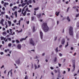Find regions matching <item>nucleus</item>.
Instances as JSON below:
<instances>
[{"label": "nucleus", "mask_w": 79, "mask_h": 79, "mask_svg": "<svg viewBox=\"0 0 79 79\" xmlns=\"http://www.w3.org/2000/svg\"><path fill=\"white\" fill-rule=\"evenodd\" d=\"M69 44H68V42H67V45H66L65 46V48H66L67 47H68V46Z\"/></svg>", "instance_id": "nucleus-28"}, {"label": "nucleus", "mask_w": 79, "mask_h": 79, "mask_svg": "<svg viewBox=\"0 0 79 79\" xmlns=\"http://www.w3.org/2000/svg\"><path fill=\"white\" fill-rule=\"evenodd\" d=\"M17 47L19 49H21V45L20 44H19L17 45Z\"/></svg>", "instance_id": "nucleus-10"}, {"label": "nucleus", "mask_w": 79, "mask_h": 79, "mask_svg": "<svg viewBox=\"0 0 79 79\" xmlns=\"http://www.w3.org/2000/svg\"><path fill=\"white\" fill-rule=\"evenodd\" d=\"M32 29H33V32H34L35 31V27L34 26L33 27Z\"/></svg>", "instance_id": "nucleus-19"}, {"label": "nucleus", "mask_w": 79, "mask_h": 79, "mask_svg": "<svg viewBox=\"0 0 79 79\" xmlns=\"http://www.w3.org/2000/svg\"><path fill=\"white\" fill-rule=\"evenodd\" d=\"M40 38L41 39H43V36H44V34H43V33L42 31H40Z\"/></svg>", "instance_id": "nucleus-5"}, {"label": "nucleus", "mask_w": 79, "mask_h": 79, "mask_svg": "<svg viewBox=\"0 0 79 79\" xmlns=\"http://www.w3.org/2000/svg\"><path fill=\"white\" fill-rule=\"evenodd\" d=\"M70 49L71 50H73V49H74V48L73 47H71Z\"/></svg>", "instance_id": "nucleus-51"}, {"label": "nucleus", "mask_w": 79, "mask_h": 79, "mask_svg": "<svg viewBox=\"0 0 79 79\" xmlns=\"http://www.w3.org/2000/svg\"><path fill=\"white\" fill-rule=\"evenodd\" d=\"M10 50V49H5V50H4V51L5 52H6V53L8 51H9Z\"/></svg>", "instance_id": "nucleus-21"}, {"label": "nucleus", "mask_w": 79, "mask_h": 79, "mask_svg": "<svg viewBox=\"0 0 79 79\" xmlns=\"http://www.w3.org/2000/svg\"><path fill=\"white\" fill-rule=\"evenodd\" d=\"M60 14V12H56V16H58L59 15V14Z\"/></svg>", "instance_id": "nucleus-22"}, {"label": "nucleus", "mask_w": 79, "mask_h": 79, "mask_svg": "<svg viewBox=\"0 0 79 79\" xmlns=\"http://www.w3.org/2000/svg\"><path fill=\"white\" fill-rule=\"evenodd\" d=\"M16 42H17V43H19V40H16Z\"/></svg>", "instance_id": "nucleus-44"}, {"label": "nucleus", "mask_w": 79, "mask_h": 79, "mask_svg": "<svg viewBox=\"0 0 79 79\" xmlns=\"http://www.w3.org/2000/svg\"><path fill=\"white\" fill-rule=\"evenodd\" d=\"M21 22V20H19V23H16V24L17 25H18L19 24V26H20V23Z\"/></svg>", "instance_id": "nucleus-24"}, {"label": "nucleus", "mask_w": 79, "mask_h": 79, "mask_svg": "<svg viewBox=\"0 0 79 79\" xmlns=\"http://www.w3.org/2000/svg\"><path fill=\"white\" fill-rule=\"evenodd\" d=\"M25 5H26V3H23V4H22V7H23V6H25Z\"/></svg>", "instance_id": "nucleus-32"}, {"label": "nucleus", "mask_w": 79, "mask_h": 79, "mask_svg": "<svg viewBox=\"0 0 79 79\" xmlns=\"http://www.w3.org/2000/svg\"><path fill=\"white\" fill-rule=\"evenodd\" d=\"M54 71L55 73H57V70H54Z\"/></svg>", "instance_id": "nucleus-60"}, {"label": "nucleus", "mask_w": 79, "mask_h": 79, "mask_svg": "<svg viewBox=\"0 0 79 79\" xmlns=\"http://www.w3.org/2000/svg\"><path fill=\"white\" fill-rule=\"evenodd\" d=\"M77 27H79V23H77Z\"/></svg>", "instance_id": "nucleus-49"}, {"label": "nucleus", "mask_w": 79, "mask_h": 79, "mask_svg": "<svg viewBox=\"0 0 79 79\" xmlns=\"http://www.w3.org/2000/svg\"><path fill=\"white\" fill-rule=\"evenodd\" d=\"M50 69H54L53 67H50Z\"/></svg>", "instance_id": "nucleus-64"}, {"label": "nucleus", "mask_w": 79, "mask_h": 79, "mask_svg": "<svg viewBox=\"0 0 79 79\" xmlns=\"http://www.w3.org/2000/svg\"><path fill=\"white\" fill-rule=\"evenodd\" d=\"M63 74H66V71H64L63 72Z\"/></svg>", "instance_id": "nucleus-48"}, {"label": "nucleus", "mask_w": 79, "mask_h": 79, "mask_svg": "<svg viewBox=\"0 0 79 79\" xmlns=\"http://www.w3.org/2000/svg\"><path fill=\"white\" fill-rule=\"evenodd\" d=\"M37 18H40L41 17V14L40 13L38 15H36Z\"/></svg>", "instance_id": "nucleus-11"}, {"label": "nucleus", "mask_w": 79, "mask_h": 79, "mask_svg": "<svg viewBox=\"0 0 79 79\" xmlns=\"http://www.w3.org/2000/svg\"><path fill=\"white\" fill-rule=\"evenodd\" d=\"M34 17H31V20H32V21H33V20H34Z\"/></svg>", "instance_id": "nucleus-43"}, {"label": "nucleus", "mask_w": 79, "mask_h": 79, "mask_svg": "<svg viewBox=\"0 0 79 79\" xmlns=\"http://www.w3.org/2000/svg\"><path fill=\"white\" fill-rule=\"evenodd\" d=\"M67 20H68L69 22H70V21H71V20L69 18V16H68L67 17Z\"/></svg>", "instance_id": "nucleus-16"}, {"label": "nucleus", "mask_w": 79, "mask_h": 79, "mask_svg": "<svg viewBox=\"0 0 79 79\" xmlns=\"http://www.w3.org/2000/svg\"><path fill=\"white\" fill-rule=\"evenodd\" d=\"M57 39V37L55 36L54 37V41H56V40Z\"/></svg>", "instance_id": "nucleus-27"}, {"label": "nucleus", "mask_w": 79, "mask_h": 79, "mask_svg": "<svg viewBox=\"0 0 79 79\" xmlns=\"http://www.w3.org/2000/svg\"><path fill=\"white\" fill-rule=\"evenodd\" d=\"M62 46H62V45H60L59 46V48H61V47H62Z\"/></svg>", "instance_id": "nucleus-59"}, {"label": "nucleus", "mask_w": 79, "mask_h": 79, "mask_svg": "<svg viewBox=\"0 0 79 79\" xmlns=\"http://www.w3.org/2000/svg\"><path fill=\"white\" fill-rule=\"evenodd\" d=\"M13 5L12 3H10V6L11 7V6H13Z\"/></svg>", "instance_id": "nucleus-53"}, {"label": "nucleus", "mask_w": 79, "mask_h": 79, "mask_svg": "<svg viewBox=\"0 0 79 79\" xmlns=\"http://www.w3.org/2000/svg\"><path fill=\"white\" fill-rule=\"evenodd\" d=\"M9 30H10V33H11V34H12V33L13 32H12V29H10Z\"/></svg>", "instance_id": "nucleus-36"}, {"label": "nucleus", "mask_w": 79, "mask_h": 79, "mask_svg": "<svg viewBox=\"0 0 79 79\" xmlns=\"http://www.w3.org/2000/svg\"><path fill=\"white\" fill-rule=\"evenodd\" d=\"M38 69V68H40V65H38V67H37Z\"/></svg>", "instance_id": "nucleus-45"}, {"label": "nucleus", "mask_w": 79, "mask_h": 79, "mask_svg": "<svg viewBox=\"0 0 79 79\" xmlns=\"http://www.w3.org/2000/svg\"><path fill=\"white\" fill-rule=\"evenodd\" d=\"M58 77H61V76L60 75H58Z\"/></svg>", "instance_id": "nucleus-54"}, {"label": "nucleus", "mask_w": 79, "mask_h": 79, "mask_svg": "<svg viewBox=\"0 0 79 79\" xmlns=\"http://www.w3.org/2000/svg\"><path fill=\"white\" fill-rule=\"evenodd\" d=\"M27 6H26L22 9V13L24 16H25L26 14V9L25 10L24 9L26 7H27Z\"/></svg>", "instance_id": "nucleus-3"}, {"label": "nucleus", "mask_w": 79, "mask_h": 79, "mask_svg": "<svg viewBox=\"0 0 79 79\" xmlns=\"http://www.w3.org/2000/svg\"><path fill=\"white\" fill-rule=\"evenodd\" d=\"M0 38L1 40H4V41L5 42H7L8 41V39H6V38H4V37H2V36H1L0 37Z\"/></svg>", "instance_id": "nucleus-4"}, {"label": "nucleus", "mask_w": 79, "mask_h": 79, "mask_svg": "<svg viewBox=\"0 0 79 79\" xmlns=\"http://www.w3.org/2000/svg\"><path fill=\"white\" fill-rule=\"evenodd\" d=\"M8 22L9 24V27H10V26H11V22L9 21H8Z\"/></svg>", "instance_id": "nucleus-15"}, {"label": "nucleus", "mask_w": 79, "mask_h": 79, "mask_svg": "<svg viewBox=\"0 0 79 79\" xmlns=\"http://www.w3.org/2000/svg\"><path fill=\"white\" fill-rule=\"evenodd\" d=\"M59 56H63V54L61 53H59Z\"/></svg>", "instance_id": "nucleus-41"}, {"label": "nucleus", "mask_w": 79, "mask_h": 79, "mask_svg": "<svg viewBox=\"0 0 79 79\" xmlns=\"http://www.w3.org/2000/svg\"><path fill=\"white\" fill-rule=\"evenodd\" d=\"M28 3H32V1L31 0H29L28 1Z\"/></svg>", "instance_id": "nucleus-35"}, {"label": "nucleus", "mask_w": 79, "mask_h": 79, "mask_svg": "<svg viewBox=\"0 0 79 79\" xmlns=\"http://www.w3.org/2000/svg\"><path fill=\"white\" fill-rule=\"evenodd\" d=\"M14 23H16V20H14Z\"/></svg>", "instance_id": "nucleus-63"}, {"label": "nucleus", "mask_w": 79, "mask_h": 79, "mask_svg": "<svg viewBox=\"0 0 79 79\" xmlns=\"http://www.w3.org/2000/svg\"><path fill=\"white\" fill-rule=\"evenodd\" d=\"M60 3H61V0H59L57 2V4H59Z\"/></svg>", "instance_id": "nucleus-25"}, {"label": "nucleus", "mask_w": 79, "mask_h": 79, "mask_svg": "<svg viewBox=\"0 0 79 79\" xmlns=\"http://www.w3.org/2000/svg\"><path fill=\"white\" fill-rule=\"evenodd\" d=\"M6 18L7 19H8V15H6Z\"/></svg>", "instance_id": "nucleus-50"}, {"label": "nucleus", "mask_w": 79, "mask_h": 79, "mask_svg": "<svg viewBox=\"0 0 79 79\" xmlns=\"http://www.w3.org/2000/svg\"><path fill=\"white\" fill-rule=\"evenodd\" d=\"M16 63L17 64H19V63H20V60H18L16 61Z\"/></svg>", "instance_id": "nucleus-17"}, {"label": "nucleus", "mask_w": 79, "mask_h": 79, "mask_svg": "<svg viewBox=\"0 0 79 79\" xmlns=\"http://www.w3.org/2000/svg\"><path fill=\"white\" fill-rule=\"evenodd\" d=\"M79 14H77L76 16V18H77V17H78V16H79Z\"/></svg>", "instance_id": "nucleus-61"}, {"label": "nucleus", "mask_w": 79, "mask_h": 79, "mask_svg": "<svg viewBox=\"0 0 79 79\" xmlns=\"http://www.w3.org/2000/svg\"><path fill=\"white\" fill-rule=\"evenodd\" d=\"M57 56H55L54 58V62H56V60H57Z\"/></svg>", "instance_id": "nucleus-12"}, {"label": "nucleus", "mask_w": 79, "mask_h": 79, "mask_svg": "<svg viewBox=\"0 0 79 79\" xmlns=\"http://www.w3.org/2000/svg\"><path fill=\"white\" fill-rule=\"evenodd\" d=\"M42 27L44 32H46L48 31V30H49V28H48V27L47 26V24L46 23H43L42 24Z\"/></svg>", "instance_id": "nucleus-1"}, {"label": "nucleus", "mask_w": 79, "mask_h": 79, "mask_svg": "<svg viewBox=\"0 0 79 79\" xmlns=\"http://www.w3.org/2000/svg\"><path fill=\"white\" fill-rule=\"evenodd\" d=\"M28 11V12H30V10H28V8H27V7L26 9V11Z\"/></svg>", "instance_id": "nucleus-34"}, {"label": "nucleus", "mask_w": 79, "mask_h": 79, "mask_svg": "<svg viewBox=\"0 0 79 79\" xmlns=\"http://www.w3.org/2000/svg\"><path fill=\"white\" fill-rule=\"evenodd\" d=\"M9 5V3H8L5 2L4 5L5 7H6V5Z\"/></svg>", "instance_id": "nucleus-13"}, {"label": "nucleus", "mask_w": 79, "mask_h": 79, "mask_svg": "<svg viewBox=\"0 0 79 79\" xmlns=\"http://www.w3.org/2000/svg\"><path fill=\"white\" fill-rule=\"evenodd\" d=\"M73 28L72 27H70L69 29V33L70 35H73Z\"/></svg>", "instance_id": "nucleus-2"}, {"label": "nucleus", "mask_w": 79, "mask_h": 79, "mask_svg": "<svg viewBox=\"0 0 79 79\" xmlns=\"http://www.w3.org/2000/svg\"><path fill=\"white\" fill-rule=\"evenodd\" d=\"M39 10V7H37L36 8H34V10L35 11H36L37 10Z\"/></svg>", "instance_id": "nucleus-29"}, {"label": "nucleus", "mask_w": 79, "mask_h": 79, "mask_svg": "<svg viewBox=\"0 0 79 79\" xmlns=\"http://www.w3.org/2000/svg\"><path fill=\"white\" fill-rule=\"evenodd\" d=\"M10 72L9 71L8 72V73L7 75L8 77H9V75L10 74Z\"/></svg>", "instance_id": "nucleus-52"}, {"label": "nucleus", "mask_w": 79, "mask_h": 79, "mask_svg": "<svg viewBox=\"0 0 79 79\" xmlns=\"http://www.w3.org/2000/svg\"><path fill=\"white\" fill-rule=\"evenodd\" d=\"M5 14V12H1V15H4V14Z\"/></svg>", "instance_id": "nucleus-31"}, {"label": "nucleus", "mask_w": 79, "mask_h": 79, "mask_svg": "<svg viewBox=\"0 0 79 79\" xmlns=\"http://www.w3.org/2000/svg\"><path fill=\"white\" fill-rule=\"evenodd\" d=\"M76 35L77 37H79V33H77Z\"/></svg>", "instance_id": "nucleus-40"}, {"label": "nucleus", "mask_w": 79, "mask_h": 79, "mask_svg": "<svg viewBox=\"0 0 79 79\" xmlns=\"http://www.w3.org/2000/svg\"><path fill=\"white\" fill-rule=\"evenodd\" d=\"M30 44L32 45H34V41L32 40V39H31L30 40Z\"/></svg>", "instance_id": "nucleus-6"}, {"label": "nucleus", "mask_w": 79, "mask_h": 79, "mask_svg": "<svg viewBox=\"0 0 79 79\" xmlns=\"http://www.w3.org/2000/svg\"><path fill=\"white\" fill-rule=\"evenodd\" d=\"M65 43V39L64 38H63L61 41V44L62 45H64Z\"/></svg>", "instance_id": "nucleus-7"}, {"label": "nucleus", "mask_w": 79, "mask_h": 79, "mask_svg": "<svg viewBox=\"0 0 79 79\" xmlns=\"http://www.w3.org/2000/svg\"><path fill=\"white\" fill-rule=\"evenodd\" d=\"M28 77H27V76L26 75L25 77V79H27Z\"/></svg>", "instance_id": "nucleus-47"}, {"label": "nucleus", "mask_w": 79, "mask_h": 79, "mask_svg": "<svg viewBox=\"0 0 79 79\" xmlns=\"http://www.w3.org/2000/svg\"><path fill=\"white\" fill-rule=\"evenodd\" d=\"M20 21H23V18H21L20 20Z\"/></svg>", "instance_id": "nucleus-57"}, {"label": "nucleus", "mask_w": 79, "mask_h": 79, "mask_svg": "<svg viewBox=\"0 0 79 79\" xmlns=\"http://www.w3.org/2000/svg\"><path fill=\"white\" fill-rule=\"evenodd\" d=\"M8 40H9V41H11V38H8Z\"/></svg>", "instance_id": "nucleus-58"}, {"label": "nucleus", "mask_w": 79, "mask_h": 79, "mask_svg": "<svg viewBox=\"0 0 79 79\" xmlns=\"http://www.w3.org/2000/svg\"><path fill=\"white\" fill-rule=\"evenodd\" d=\"M16 3L17 4H19V0H18V2H17Z\"/></svg>", "instance_id": "nucleus-62"}, {"label": "nucleus", "mask_w": 79, "mask_h": 79, "mask_svg": "<svg viewBox=\"0 0 79 79\" xmlns=\"http://www.w3.org/2000/svg\"><path fill=\"white\" fill-rule=\"evenodd\" d=\"M10 77H12V75H13V73L12 72H10Z\"/></svg>", "instance_id": "nucleus-39"}, {"label": "nucleus", "mask_w": 79, "mask_h": 79, "mask_svg": "<svg viewBox=\"0 0 79 79\" xmlns=\"http://www.w3.org/2000/svg\"><path fill=\"white\" fill-rule=\"evenodd\" d=\"M2 34H3V35H4V36L6 35V32L4 31L2 33Z\"/></svg>", "instance_id": "nucleus-20"}, {"label": "nucleus", "mask_w": 79, "mask_h": 79, "mask_svg": "<svg viewBox=\"0 0 79 79\" xmlns=\"http://www.w3.org/2000/svg\"><path fill=\"white\" fill-rule=\"evenodd\" d=\"M73 64H74V65L75 66V60H73Z\"/></svg>", "instance_id": "nucleus-30"}, {"label": "nucleus", "mask_w": 79, "mask_h": 79, "mask_svg": "<svg viewBox=\"0 0 79 79\" xmlns=\"http://www.w3.org/2000/svg\"><path fill=\"white\" fill-rule=\"evenodd\" d=\"M13 8L14 9H17V6H15L13 7Z\"/></svg>", "instance_id": "nucleus-46"}, {"label": "nucleus", "mask_w": 79, "mask_h": 79, "mask_svg": "<svg viewBox=\"0 0 79 79\" xmlns=\"http://www.w3.org/2000/svg\"><path fill=\"white\" fill-rule=\"evenodd\" d=\"M9 47H11V44L9 43L8 44Z\"/></svg>", "instance_id": "nucleus-37"}, {"label": "nucleus", "mask_w": 79, "mask_h": 79, "mask_svg": "<svg viewBox=\"0 0 79 79\" xmlns=\"http://www.w3.org/2000/svg\"><path fill=\"white\" fill-rule=\"evenodd\" d=\"M34 67H35V70L36 69H38L37 66V65H36V64H34Z\"/></svg>", "instance_id": "nucleus-18"}, {"label": "nucleus", "mask_w": 79, "mask_h": 79, "mask_svg": "<svg viewBox=\"0 0 79 79\" xmlns=\"http://www.w3.org/2000/svg\"><path fill=\"white\" fill-rule=\"evenodd\" d=\"M0 54L1 55H3L4 54V53L3 52H0Z\"/></svg>", "instance_id": "nucleus-42"}, {"label": "nucleus", "mask_w": 79, "mask_h": 79, "mask_svg": "<svg viewBox=\"0 0 79 79\" xmlns=\"http://www.w3.org/2000/svg\"><path fill=\"white\" fill-rule=\"evenodd\" d=\"M55 51L57 53L58 52V47H57L56 49H55Z\"/></svg>", "instance_id": "nucleus-26"}, {"label": "nucleus", "mask_w": 79, "mask_h": 79, "mask_svg": "<svg viewBox=\"0 0 79 79\" xmlns=\"http://www.w3.org/2000/svg\"><path fill=\"white\" fill-rule=\"evenodd\" d=\"M4 68V65H2V66L1 67V69H2V68Z\"/></svg>", "instance_id": "nucleus-56"}, {"label": "nucleus", "mask_w": 79, "mask_h": 79, "mask_svg": "<svg viewBox=\"0 0 79 79\" xmlns=\"http://www.w3.org/2000/svg\"><path fill=\"white\" fill-rule=\"evenodd\" d=\"M31 68V69H33L34 68V65H33V64H32Z\"/></svg>", "instance_id": "nucleus-38"}, {"label": "nucleus", "mask_w": 79, "mask_h": 79, "mask_svg": "<svg viewBox=\"0 0 79 79\" xmlns=\"http://www.w3.org/2000/svg\"><path fill=\"white\" fill-rule=\"evenodd\" d=\"M27 37L28 36H27L25 37V38H22L20 40V42H22V41H23V40H26V39H27Z\"/></svg>", "instance_id": "nucleus-9"}, {"label": "nucleus", "mask_w": 79, "mask_h": 79, "mask_svg": "<svg viewBox=\"0 0 79 79\" xmlns=\"http://www.w3.org/2000/svg\"><path fill=\"white\" fill-rule=\"evenodd\" d=\"M14 14H15V15L16 17L17 18V12L15 11L14 13Z\"/></svg>", "instance_id": "nucleus-23"}, {"label": "nucleus", "mask_w": 79, "mask_h": 79, "mask_svg": "<svg viewBox=\"0 0 79 79\" xmlns=\"http://www.w3.org/2000/svg\"><path fill=\"white\" fill-rule=\"evenodd\" d=\"M21 10H22L21 9H20L18 11V12L20 13V12H21Z\"/></svg>", "instance_id": "nucleus-33"}, {"label": "nucleus", "mask_w": 79, "mask_h": 79, "mask_svg": "<svg viewBox=\"0 0 79 79\" xmlns=\"http://www.w3.org/2000/svg\"><path fill=\"white\" fill-rule=\"evenodd\" d=\"M75 65H74V64H73V69L72 71H73H73H74V70H75Z\"/></svg>", "instance_id": "nucleus-14"}, {"label": "nucleus", "mask_w": 79, "mask_h": 79, "mask_svg": "<svg viewBox=\"0 0 79 79\" xmlns=\"http://www.w3.org/2000/svg\"><path fill=\"white\" fill-rule=\"evenodd\" d=\"M15 32H13V34H12V33H11V35H15Z\"/></svg>", "instance_id": "nucleus-55"}, {"label": "nucleus", "mask_w": 79, "mask_h": 79, "mask_svg": "<svg viewBox=\"0 0 79 79\" xmlns=\"http://www.w3.org/2000/svg\"><path fill=\"white\" fill-rule=\"evenodd\" d=\"M3 22H4V20L3 19H2V20L1 21L0 23L2 24V26H4V24H3Z\"/></svg>", "instance_id": "nucleus-8"}]
</instances>
